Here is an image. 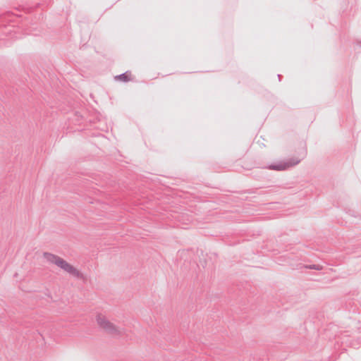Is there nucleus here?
Masks as SVG:
<instances>
[{"label": "nucleus", "mask_w": 361, "mask_h": 361, "mask_svg": "<svg viewBox=\"0 0 361 361\" xmlns=\"http://www.w3.org/2000/svg\"><path fill=\"white\" fill-rule=\"evenodd\" d=\"M43 256L47 262L56 265L74 277L78 279H85V276L81 271L59 256L47 252H44Z\"/></svg>", "instance_id": "nucleus-1"}, {"label": "nucleus", "mask_w": 361, "mask_h": 361, "mask_svg": "<svg viewBox=\"0 0 361 361\" xmlns=\"http://www.w3.org/2000/svg\"><path fill=\"white\" fill-rule=\"evenodd\" d=\"M96 321L99 328L105 333L112 336H119L121 334V329L103 314H98L96 317Z\"/></svg>", "instance_id": "nucleus-2"}, {"label": "nucleus", "mask_w": 361, "mask_h": 361, "mask_svg": "<svg viewBox=\"0 0 361 361\" xmlns=\"http://www.w3.org/2000/svg\"><path fill=\"white\" fill-rule=\"evenodd\" d=\"M300 162V159L298 158H290L286 161H279L277 162L272 163L267 166L265 169L272 171H281L287 170Z\"/></svg>", "instance_id": "nucleus-3"}, {"label": "nucleus", "mask_w": 361, "mask_h": 361, "mask_svg": "<svg viewBox=\"0 0 361 361\" xmlns=\"http://www.w3.org/2000/svg\"><path fill=\"white\" fill-rule=\"evenodd\" d=\"M130 72L126 71L124 73H121L115 77V79L117 80H120L124 82H128L131 80L130 78Z\"/></svg>", "instance_id": "nucleus-4"}, {"label": "nucleus", "mask_w": 361, "mask_h": 361, "mask_svg": "<svg viewBox=\"0 0 361 361\" xmlns=\"http://www.w3.org/2000/svg\"><path fill=\"white\" fill-rule=\"evenodd\" d=\"M305 268L315 270H321L322 269V267L319 264H312L305 266Z\"/></svg>", "instance_id": "nucleus-5"}, {"label": "nucleus", "mask_w": 361, "mask_h": 361, "mask_svg": "<svg viewBox=\"0 0 361 361\" xmlns=\"http://www.w3.org/2000/svg\"><path fill=\"white\" fill-rule=\"evenodd\" d=\"M277 76H278V78H279V81H281V78H282V77H283V76H282V75H281V74H278V75H277Z\"/></svg>", "instance_id": "nucleus-6"}, {"label": "nucleus", "mask_w": 361, "mask_h": 361, "mask_svg": "<svg viewBox=\"0 0 361 361\" xmlns=\"http://www.w3.org/2000/svg\"><path fill=\"white\" fill-rule=\"evenodd\" d=\"M356 44H357V45H360V46H361V41H357V42H356Z\"/></svg>", "instance_id": "nucleus-7"}, {"label": "nucleus", "mask_w": 361, "mask_h": 361, "mask_svg": "<svg viewBox=\"0 0 361 361\" xmlns=\"http://www.w3.org/2000/svg\"><path fill=\"white\" fill-rule=\"evenodd\" d=\"M357 309V306L352 310L353 312H355Z\"/></svg>", "instance_id": "nucleus-8"}, {"label": "nucleus", "mask_w": 361, "mask_h": 361, "mask_svg": "<svg viewBox=\"0 0 361 361\" xmlns=\"http://www.w3.org/2000/svg\"><path fill=\"white\" fill-rule=\"evenodd\" d=\"M28 10V12H30L31 11V8H27Z\"/></svg>", "instance_id": "nucleus-9"}]
</instances>
